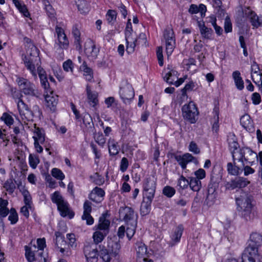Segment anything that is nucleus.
I'll list each match as a JSON object with an SVG mask.
<instances>
[{"mask_svg":"<svg viewBox=\"0 0 262 262\" xmlns=\"http://www.w3.org/2000/svg\"><path fill=\"white\" fill-rule=\"evenodd\" d=\"M22 59L24 64L34 78L37 77L36 68L41 67L40 58L39 56V50L33 44L30 43L28 46L27 54L23 56Z\"/></svg>","mask_w":262,"mask_h":262,"instance_id":"nucleus-1","label":"nucleus"},{"mask_svg":"<svg viewBox=\"0 0 262 262\" xmlns=\"http://www.w3.org/2000/svg\"><path fill=\"white\" fill-rule=\"evenodd\" d=\"M117 12L113 10H109L106 15L107 20L108 23L114 22L117 18Z\"/></svg>","mask_w":262,"mask_h":262,"instance_id":"nucleus-60","label":"nucleus"},{"mask_svg":"<svg viewBox=\"0 0 262 262\" xmlns=\"http://www.w3.org/2000/svg\"><path fill=\"white\" fill-rule=\"evenodd\" d=\"M183 230L184 227L181 224L176 227L173 233L171 235V242L170 244L171 246L180 242Z\"/></svg>","mask_w":262,"mask_h":262,"instance_id":"nucleus-25","label":"nucleus"},{"mask_svg":"<svg viewBox=\"0 0 262 262\" xmlns=\"http://www.w3.org/2000/svg\"><path fill=\"white\" fill-rule=\"evenodd\" d=\"M137 256L139 258L145 257L147 255V247L142 242H137L135 245Z\"/></svg>","mask_w":262,"mask_h":262,"instance_id":"nucleus-30","label":"nucleus"},{"mask_svg":"<svg viewBox=\"0 0 262 262\" xmlns=\"http://www.w3.org/2000/svg\"><path fill=\"white\" fill-rule=\"evenodd\" d=\"M47 257L48 254L43 251V250H36V260L38 262H46Z\"/></svg>","mask_w":262,"mask_h":262,"instance_id":"nucleus-54","label":"nucleus"},{"mask_svg":"<svg viewBox=\"0 0 262 262\" xmlns=\"http://www.w3.org/2000/svg\"><path fill=\"white\" fill-rule=\"evenodd\" d=\"M25 256L29 262H32L36 260V246H33V248H29L25 246Z\"/></svg>","mask_w":262,"mask_h":262,"instance_id":"nucleus-33","label":"nucleus"},{"mask_svg":"<svg viewBox=\"0 0 262 262\" xmlns=\"http://www.w3.org/2000/svg\"><path fill=\"white\" fill-rule=\"evenodd\" d=\"M84 51L88 56L96 58L99 52V49L93 42H91L90 47L85 48Z\"/></svg>","mask_w":262,"mask_h":262,"instance_id":"nucleus-38","label":"nucleus"},{"mask_svg":"<svg viewBox=\"0 0 262 262\" xmlns=\"http://www.w3.org/2000/svg\"><path fill=\"white\" fill-rule=\"evenodd\" d=\"M107 234H104V232L99 230L94 232L93 235V238L94 243L95 244H98L101 243Z\"/></svg>","mask_w":262,"mask_h":262,"instance_id":"nucleus-46","label":"nucleus"},{"mask_svg":"<svg viewBox=\"0 0 262 262\" xmlns=\"http://www.w3.org/2000/svg\"><path fill=\"white\" fill-rule=\"evenodd\" d=\"M235 160L232 163H228L227 168L229 174L232 176H238L242 172V169L237 166H236Z\"/></svg>","mask_w":262,"mask_h":262,"instance_id":"nucleus-35","label":"nucleus"},{"mask_svg":"<svg viewBox=\"0 0 262 262\" xmlns=\"http://www.w3.org/2000/svg\"><path fill=\"white\" fill-rule=\"evenodd\" d=\"M67 237L69 240V245L72 248H75L77 246L76 238L74 234L69 233L67 235Z\"/></svg>","mask_w":262,"mask_h":262,"instance_id":"nucleus-64","label":"nucleus"},{"mask_svg":"<svg viewBox=\"0 0 262 262\" xmlns=\"http://www.w3.org/2000/svg\"><path fill=\"white\" fill-rule=\"evenodd\" d=\"M21 93L25 95L38 97V92L34 83L28 79L23 77H17L16 79Z\"/></svg>","mask_w":262,"mask_h":262,"instance_id":"nucleus-4","label":"nucleus"},{"mask_svg":"<svg viewBox=\"0 0 262 262\" xmlns=\"http://www.w3.org/2000/svg\"><path fill=\"white\" fill-rule=\"evenodd\" d=\"M57 209L60 212V215L63 217L68 216L69 219H72L74 216V212L71 211L69 207L68 203L63 200L57 205Z\"/></svg>","mask_w":262,"mask_h":262,"instance_id":"nucleus-19","label":"nucleus"},{"mask_svg":"<svg viewBox=\"0 0 262 262\" xmlns=\"http://www.w3.org/2000/svg\"><path fill=\"white\" fill-rule=\"evenodd\" d=\"M51 200L53 203L57 205L64 200L59 191H55L51 195Z\"/></svg>","mask_w":262,"mask_h":262,"instance_id":"nucleus-58","label":"nucleus"},{"mask_svg":"<svg viewBox=\"0 0 262 262\" xmlns=\"http://www.w3.org/2000/svg\"><path fill=\"white\" fill-rule=\"evenodd\" d=\"M251 200V196L247 195L236 198L237 210L242 217L247 221L251 220L254 216L252 213L253 205Z\"/></svg>","mask_w":262,"mask_h":262,"instance_id":"nucleus-2","label":"nucleus"},{"mask_svg":"<svg viewBox=\"0 0 262 262\" xmlns=\"http://www.w3.org/2000/svg\"><path fill=\"white\" fill-rule=\"evenodd\" d=\"M83 252L88 262H97L98 261V253L96 247L93 245H85L83 248Z\"/></svg>","mask_w":262,"mask_h":262,"instance_id":"nucleus-16","label":"nucleus"},{"mask_svg":"<svg viewBox=\"0 0 262 262\" xmlns=\"http://www.w3.org/2000/svg\"><path fill=\"white\" fill-rule=\"evenodd\" d=\"M110 222L105 218L100 217L99 223L97 225V229L104 232V234H108L109 232V227Z\"/></svg>","mask_w":262,"mask_h":262,"instance_id":"nucleus-32","label":"nucleus"},{"mask_svg":"<svg viewBox=\"0 0 262 262\" xmlns=\"http://www.w3.org/2000/svg\"><path fill=\"white\" fill-rule=\"evenodd\" d=\"M189 186L193 191H199L202 188L201 181L194 177H191L189 178Z\"/></svg>","mask_w":262,"mask_h":262,"instance_id":"nucleus-39","label":"nucleus"},{"mask_svg":"<svg viewBox=\"0 0 262 262\" xmlns=\"http://www.w3.org/2000/svg\"><path fill=\"white\" fill-rule=\"evenodd\" d=\"M154 198L144 197L140 206V213L142 216L148 214L151 209V204Z\"/></svg>","mask_w":262,"mask_h":262,"instance_id":"nucleus-24","label":"nucleus"},{"mask_svg":"<svg viewBox=\"0 0 262 262\" xmlns=\"http://www.w3.org/2000/svg\"><path fill=\"white\" fill-rule=\"evenodd\" d=\"M189 180L187 179L183 175H181L178 181V186L182 189H185L188 188L189 186Z\"/></svg>","mask_w":262,"mask_h":262,"instance_id":"nucleus-53","label":"nucleus"},{"mask_svg":"<svg viewBox=\"0 0 262 262\" xmlns=\"http://www.w3.org/2000/svg\"><path fill=\"white\" fill-rule=\"evenodd\" d=\"M12 2L19 11L22 13L25 17H30V14L24 3L19 0H12Z\"/></svg>","mask_w":262,"mask_h":262,"instance_id":"nucleus-31","label":"nucleus"},{"mask_svg":"<svg viewBox=\"0 0 262 262\" xmlns=\"http://www.w3.org/2000/svg\"><path fill=\"white\" fill-rule=\"evenodd\" d=\"M221 178L217 174L212 173L210 176V182L208 185V194L206 196V201L209 204V201L213 202L215 198V192L219 187Z\"/></svg>","mask_w":262,"mask_h":262,"instance_id":"nucleus-7","label":"nucleus"},{"mask_svg":"<svg viewBox=\"0 0 262 262\" xmlns=\"http://www.w3.org/2000/svg\"><path fill=\"white\" fill-rule=\"evenodd\" d=\"M46 93L45 99L47 106L49 107L51 111L54 112L58 103V96L55 95L52 90H50V92H48V93Z\"/></svg>","mask_w":262,"mask_h":262,"instance_id":"nucleus-18","label":"nucleus"},{"mask_svg":"<svg viewBox=\"0 0 262 262\" xmlns=\"http://www.w3.org/2000/svg\"><path fill=\"white\" fill-rule=\"evenodd\" d=\"M55 30L57 34L60 47L62 49H67L69 47V42L63 30L61 27L57 26Z\"/></svg>","mask_w":262,"mask_h":262,"instance_id":"nucleus-20","label":"nucleus"},{"mask_svg":"<svg viewBox=\"0 0 262 262\" xmlns=\"http://www.w3.org/2000/svg\"><path fill=\"white\" fill-rule=\"evenodd\" d=\"M163 36L165 40L166 54L169 57L175 48L176 40L173 30L169 28L166 29L164 31Z\"/></svg>","mask_w":262,"mask_h":262,"instance_id":"nucleus-9","label":"nucleus"},{"mask_svg":"<svg viewBox=\"0 0 262 262\" xmlns=\"http://www.w3.org/2000/svg\"><path fill=\"white\" fill-rule=\"evenodd\" d=\"M42 3L45 6V9L46 10L48 15L51 17H53L55 13V10L50 4L49 0H43Z\"/></svg>","mask_w":262,"mask_h":262,"instance_id":"nucleus-51","label":"nucleus"},{"mask_svg":"<svg viewBox=\"0 0 262 262\" xmlns=\"http://www.w3.org/2000/svg\"><path fill=\"white\" fill-rule=\"evenodd\" d=\"M13 181L14 180L12 177L8 179L4 184V188L9 194H12L16 188L15 184L13 182Z\"/></svg>","mask_w":262,"mask_h":262,"instance_id":"nucleus-43","label":"nucleus"},{"mask_svg":"<svg viewBox=\"0 0 262 262\" xmlns=\"http://www.w3.org/2000/svg\"><path fill=\"white\" fill-rule=\"evenodd\" d=\"M182 114L184 118L191 123L196 122V116L198 115L197 107L193 102L184 105L182 108Z\"/></svg>","mask_w":262,"mask_h":262,"instance_id":"nucleus-8","label":"nucleus"},{"mask_svg":"<svg viewBox=\"0 0 262 262\" xmlns=\"http://www.w3.org/2000/svg\"><path fill=\"white\" fill-rule=\"evenodd\" d=\"M91 180L92 182L94 183L96 185L100 186L104 183V179L103 177L97 172L94 173L90 177Z\"/></svg>","mask_w":262,"mask_h":262,"instance_id":"nucleus-50","label":"nucleus"},{"mask_svg":"<svg viewBox=\"0 0 262 262\" xmlns=\"http://www.w3.org/2000/svg\"><path fill=\"white\" fill-rule=\"evenodd\" d=\"M119 213L120 218L125 225L137 223L138 216L132 208L128 206L121 207Z\"/></svg>","mask_w":262,"mask_h":262,"instance_id":"nucleus-6","label":"nucleus"},{"mask_svg":"<svg viewBox=\"0 0 262 262\" xmlns=\"http://www.w3.org/2000/svg\"><path fill=\"white\" fill-rule=\"evenodd\" d=\"M239 14H243V16L239 20L238 16L237 17V21L239 23H244L245 21L244 16L248 18L253 29H257L262 27V17L258 16L256 13L252 10L249 7H245L242 9L241 12H238Z\"/></svg>","mask_w":262,"mask_h":262,"instance_id":"nucleus-3","label":"nucleus"},{"mask_svg":"<svg viewBox=\"0 0 262 262\" xmlns=\"http://www.w3.org/2000/svg\"><path fill=\"white\" fill-rule=\"evenodd\" d=\"M87 96L88 99V103L89 104L95 107L98 103V99L97 98V93L96 92H93L87 87Z\"/></svg>","mask_w":262,"mask_h":262,"instance_id":"nucleus-36","label":"nucleus"},{"mask_svg":"<svg viewBox=\"0 0 262 262\" xmlns=\"http://www.w3.org/2000/svg\"><path fill=\"white\" fill-rule=\"evenodd\" d=\"M130 19H128L126 24L125 30V40L129 39L133 31Z\"/></svg>","mask_w":262,"mask_h":262,"instance_id":"nucleus-61","label":"nucleus"},{"mask_svg":"<svg viewBox=\"0 0 262 262\" xmlns=\"http://www.w3.org/2000/svg\"><path fill=\"white\" fill-rule=\"evenodd\" d=\"M108 147L109 153L111 156H116L119 152V146L118 145L117 143L114 139H110L108 140Z\"/></svg>","mask_w":262,"mask_h":262,"instance_id":"nucleus-37","label":"nucleus"},{"mask_svg":"<svg viewBox=\"0 0 262 262\" xmlns=\"http://www.w3.org/2000/svg\"><path fill=\"white\" fill-rule=\"evenodd\" d=\"M197 24L200 29V34L203 38L210 39L213 33V30L206 27L203 21H198Z\"/></svg>","mask_w":262,"mask_h":262,"instance_id":"nucleus-22","label":"nucleus"},{"mask_svg":"<svg viewBox=\"0 0 262 262\" xmlns=\"http://www.w3.org/2000/svg\"><path fill=\"white\" fill-rule=\"evenodd\" d=\"M143 196L154 198L156 189V179L152 176L147 178L143 184Z\"/></svg>","mask_w":262,"mask_h":262,"instance_id":"nucleus-10","label":"nucleus"},{"mask_svg":"<svg viewBox=\"0 0 262 262\" xmlns=\"http://www.w3.org/2000/svg\"><path fill=\"white\" fill-rule=\"evenodd\" d=\"M206 11V6L202 4H200L199 6L195 4H191L188 9L189 13L191 14H196L200 12L202 18L205 17Z\"/></svg>","mask_w":262,"mask_h":262,"instance_id":"nucleus-26","label":"nucleus"},{"mask_svg":"<svg viewBox=\"0 0 262 262\" xmlns=\"http://www.w3.org/2000/svg\"><path fill=\"white\" fill-rule=\"evenodd\" d=\"M126 236L128 237V239L130 240L132 238V237L134 236L136 232L137 223L126 224Z\"/></svg>","mask_w":262,"mask_h":262,"instance_id":"nucleus-49","label":"nucleus"},{"mask_svg":"<svg viewBox=\"0 0 262 262\" xmlns=\"http://www.w3.org/2000/svg\"><path fill=\"white\" fill-rule=\"evenodd\" d=\"M36 73L38 74V76L40 78L41 85L44 89L46 93L50 92V90H51L50 88L49 83L48 82L45 71L41 67H39L37 69Z\"/></svg>","mask_w":262,"mask_h":262,"instance_id":"nucleus-21","label":"nucleus"},{"mask_svg":"<svg viewBox=\"0 0 262 262\" xmlns=\"http://www.w3.org/2000/svg\"><path fill=\"white\" fill-rule=\"evenodd\" d=\"M249 250H250L245 249L242 254V260L240 262H256V260L260 262L261 257L258 253Z\"/></svg>","mask_w":262,"mask_h":262,"instance_id":"nucleus-17","label":"nucleus"},{"mask_svg":"<svg viewBox=\"0 0 262 262\" xmlns=\"http://www.w3.org/2000/svg\"><path fill=\"white\" fill-rule=\"evenodd\" d=\"M178 72L173 70H170L166 75L163 77L164 80L169 84H173L176 78H178Z\"/></svg>","mask_w":262,"mask_h":262,"instance_id":"nucleus-42","label":"nucleus"},{"mask_svg":"<svg viewBox=\"0 0 262 262\" xmlns=\"http://www.w3.org/2000/svg\"><path fill=\"white\" fill-rule=\"evenodd\" d=\"M99 255L104 262H111L112 257L116 256V255H114L113 252L104 248L100 250Z\"/></svg>","mask_w":262,"mask_h":262,"instance_id":"nucleus-34","label":"nucleus"},{"mask_svg":"<svg viewBox=\"0 0 262 262\" xmlns=\"http://www.w3.org/2000/svg\"><path fill=\"white\" fill-rule=\"evenodd\" d=\"M214 114V121L212 124V129L213 132L217 133L219 129V107L215 106L213 111Z\"/></svg>","mask_w":262,"mask_h":262,"instance_id":"nucleus-44","label":"nucleus"},{"mask_svg":"<svg viewBox=\"0 0 262 262\" xmlns=\"http://www.w3.org/2000/svg\"><path fill=\"white\" fill-rule=\"evenodd\" d=\"M1 119L4 121L5 124L8 126L12 125L14 122V119L12 117L6 113L3 114Z\"/></svg>","mask_w":262,"mask_h":262,"instance_id":"nucleus-62","label":"nucleus"},{"mask_svg":"<svg viewBox=\"0 0 262 262\" xmlns=\"http://www.w3.org/2000/svg\"><path fill=\"white\" fill-rule=\"evenodd\" d=\"M174 158L183 170L186 169L187 164L190 162H192L195 165L199 164L198 159L189 153H186L182 156L176 155Z\"/></svg>","mask_w":262,"mask_h":262,"instance_id":"nucleus-13","label":"nucleus"},{"mask_svg":"<svg viewBox=\"0 0 262 262\" xmlns=\"http://www.w3.org/2000/svg\"><path fill=\"white\" fill-rule=\"evenodd\" d=\"M83 123L86 127L92 128L94 125L92 118L91 115L88 113H85L83 115Z\"/></svg>","mask_w":262,"mask_h":262,"instance_id":"nucleus-56","label":"nucleus"},{"mask_svg":"<svg viewBox=\"0 0 262 262\" xmlns=\"http://www.w3.org/2000/svg\"><path fill=\"white\" fill-rule=\"evenodd\" d=\"M17 108L19 114L23 120L29 121L32 119L33 113L28 106L25 103L22 99L18 100L17 102Z\"/></svg>","mask_w":262,"mask_h":262,"instance_id":"nucleus-15","label":"nucleus"},{"mask_svg":"<svg viewBox=\"0 0 262 262\" xmlns=\"http://www.w3.org/2000/svg\"><path fill=\"white\" fill-rule=\"evenodd\" d=\"M10 215L8 216V220L10 221L11 224L14 225L16 224L18 220V214L15 209L12 208L10 210Z\"/></svg>","mask_w":262,"mask_h":262,"instance_id":"nucleus-52","label":"nucleus"},{"mask_svg":"<svg viewBox=\"0 0 262 262\" xmlns=\"http://www.w3.org/2000/svg\"><path fill=\"white\" fill-rule=\"evenodd\" d=\"M240 123L242 126L247 131L251 132L253 129V122L249 115L247 114L243 115L241 118Z\"/></svg>","mask_w":262,"mask_h":262,"instance_id":"nucleus-28","label":"nucleus"},{"mask_svg":"<svg viewBox=\"0 0 262 262\" xmlns=\"http://www.w3.org/2000/svg\"><path fill=\"white\" fill-rule=\"evenodd\" d=\"M176 193L174 188L166 186L163 189V194L168 198H171Z\"/></svg>","mask_w":262,"mask_h":262,"instance_id":"nucleus-59","label":"nucleus"},{"mask_svg":"<svg viewBox=\"0 0 262 262\" xmlns=\"http://www.w3.org/2000/svg\"><path fill=\"white\" fill-rule=\"evenodd\" d=\"M119 94L123 102L125 104L130 103L135 96V92L132 85L127 82L122 84Z\"/></svg>","mask_w":262,"mask_h":262,"instance_id":"nucleus-11","label":"nucleus"},{"mask_svg":"<svg viewBox=\"0 0 262 262\" xmlns=\"http://www.w3.org/2000/svg\"><path fill=\"white\" fill-rule=\"evenodd\" d=\"M20 192H21L23 196H24V201L26 205L28 206V207H31L32 204V197L28 191V190L24 188L23 187V189H20Z\"/></svg>","mask_w":262,"mask_h":262,"instance_id":"nucleus-48","label":"nucleus"},{"mask_svg":"<svg viewBox=\"0 0 262 262\" xmlns=\"http://www.w3.org/2000/svg\"><path fill=\"white\" fill-rule=\"evenodd\" d=\"M55 235L56 236L54 240L55 245L57 248L59 249L60 252L63 253L65 251L64 247L67 245L64 237L59 231L55 232Z\"/></svg>","mask_w":262,"mask_h":262,"instance_id":"nucleus-23","label":"nucleus"},{"mask_svg":"<svg viewBox=\"0 0 262 262\" xmlns=\"http://www.w3.org/2000/svg\"><path fill=\"white\" fill-rule=\"evenodd\" d=\"M232 76L234 79L235 85L239 90H242L244 88V81L241 77V74L239 71H236L233 72Z\"/></svg>","mask_w":262,"mask_h":262,"instance_id":"nucleus-40","label":"nucleus"},{"mask_svg":"<svg viewBox=\"0 0 262 262\" xmlns=\"http://www.w3.org/2000/svg\"><path fill=\"white\" fill-rule=\"evenodd\" d=\"M229 147L231 152L232 154L233 161L236 160L237 159L235 158L236 152L235 151L239 147L238 143L237 142L235 137L234 135H232L230 137H229L227 139Z\"/></svg>","mask_w":262,"mask_h":262,"instance_id":"nucleus-27","label":"nucleus"},{"mask_svg":"<svg viewBox=\"0 0 262 262\" xmlns=\"http://www.w3.org/2000/svg\"><path fill=\"white\" fill-rule=\"evenodd\" d=\"M108 247L109 251L113 252L114 255H117L120 249V244L117 237H115L114 239H110L108 240Z\"/></svg>","mask_w":262,"mask_h":262,"instance_id":"nucleus-29","label":"nucleus"},{"mask_svg":"<svg viewBox=\"0 0 262 262\" xmlns=\"http://www.w3.org/2000/svg\"><path fill=\"white\" fill-rule=\"evenodd\" d=\"M34 134V136H33V139L34 141L36 140V141H39L40 144L45 143V134L42 129L39 127H35Z\"/></svg>","mask_w":262,"mask_h":262,"instance_id":"nucleus-41","label":"nucleus"},{"mask_svg":"<svg viewBox=\"0 0 262 262\" xmlns=\"http://www.w3.org/2000/svg\"><path fill=\"white\" fill-rule=\"evenodd\" d=\"M237 154L238 156L236 160L242 163V166H245L244 162L252 164L257 157V153L248 147H242Z\"/></svg>","mask_w":262,"mask_h":262,"instance_id":"nucleus-5","label":"nucleus"},{"mask_svg":"<svg viewBox=\"0 0 262 262\" xmlns=\"http://www.w3.org/2000/svg\"><path fill=\"white\" fill-rule=\"evenodd\" d=\"M52 175L56 179L62 181L64 179V174L61 170L57 168H54L51 171Z\"/></svg>","mask_w":262,"mask_h":262,"instance_id":"nucleus-57","label":"nucleus"},{"mask_svg":"<svg viewBox=\"0 0 262 262\" xmlns=\"http://www.w3.org/2000/svg\"><path fill=\"white\" fill-rule=\"evenodd\" d=\"M262 244V236L257 233L253 232L250 234L248 241V246L245 249H249L250 251L258 253V248Z\"/></svg>","mask_w":262,"mask_h":262,"instance_id":"nucleus-12","label":"nucleus"},{"mask_svg":"<svg viewBox=\"0 0 262 262\" xmlns=\"http://www.w3.org/2000/svg\"><path fill=\"white\" fill-rule=\"evenodd\" d=\"M195 86L194 83L193 81H190L188 83L186 84L185 87L182 89V96L181 97V99H187L188 96L186 92L187 91H190L193 90Z\"/></svg>","mask_w":262,"mask_h":262,"instance_id":"nucleus-47","label":"nucleus"},{"mask_svg":"<svg viewBox=\"0 0 262 262\" xmlns=\"http://www.w3.org/2000/svg\"><path fill=\"white\" fill-rule=\"evenodd\" d=\"M137 39H135L134 40L129 41V39L126 40V51L128 53H132L135 50V48L136 46V42Z\"/></svg>","mask_w":262,"mask_h":262,"instance_id":"nucleus-55","label":"nucleus"},{"mask_svg":"<svg viewBox=\"0 0 262 262\" xmlns=\"http://www.w3.org/2000/svg\"><path fill=\"white\" fill-rule=\"evenodd\" d=\"M249 183L250 181L247 178L237 177L227 183V188L230 190L242 189L246 187Z\"/></svg>","mask_w":262,"mask_h":262,"instance_id":"nucleus-14","label":"nucleus"},{"mask_svg":"<svg viewBox=\"0 0 262 262\" xmlns=\"http://www.w3.org/2000/svg\"><path fill=\"white\" fill-rule=\"evenodd\" d=\"M39 160L38 158L34 155L30 154L29 157V162L30 166L35 169L39 163Z\"/></svg>","mask_w":262,"mask_h":262,"instance_id":"nucleus-63","label":"nucleus"},{"mask_svg":"<svg viewBox=\"0 0 262 262\" xmlns=\"http://www.w3.org/2000/svg\"><path fill=\"white\" fill-rule=\"evenodd\" d=\"M80 70L84 72L85 79L87 80L90 81L92 80L93 77L92 70L88 67L85 61H84L82 64L80 66Z\"/></svg>","mask_w":262,"mask_h":262,"instance_id":"nucleus-45","label":"nucleus"}]
</instances>
